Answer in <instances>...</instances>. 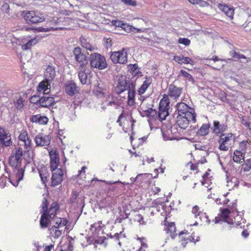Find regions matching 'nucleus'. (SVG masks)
I'll list each match as a JSON object with an SVG mask.
<instances>
[{
  "label": "nucleus",
  "mask_w": 251,
  "mask_h": 251,
  "mask_svg": "<svg viewBox=\"0 0 251 251\" xmlns=\"http://www.w3.org/2000/svg\"><path fill=\"white\" fill-rule=\"evenodd\" d=\"M94 92L95 95L100 98L104 97L105 96L106 93L103 90H98L96 89H94Z\"/></svg>",
  "instance_id": "nucleus-44"
},
{
  "label": "nucleus",
  "mask_w": 251,
  "mask_h": 251,
  "mask_svg": "<svg viewBox=\"0 0 251 251\" xmlns=\"http://www.w3.org/2000/svg\"><path fill=\"white\" fill-rule=\"evenodd\" d=\"M16 171H17L16 173V185L15 184H13L14 186H17L19 183V182L23 179L25 173V170L23 168H20V166H18L17 169H14Z\"/></svg>",
  "instance_id": "nucleus-29"
},
{
  "label": "nucleus",
  "mask_w": 251,
  "mask_h": 251,
  "mask_svg": "<svg viewBox=\"0 0 251 251\" xmlns=\"http://www.w3.org/2000/svg\"><path fill=\"white\" fill-rule=\"evenodd\" d=\"M38 171L42 181L43 183L45 184V183L48 181V178L50 176V174L47 169L45 167H44L38 170Z\"/></svg>",
  "instance_id": "nucleus-24"
},
{
  "label": "nucleus",
  "mask_w": 251,
  "mask_h": 251,
  "mask_svg": "<svg viewBox=\"0 0 251 251\" xmlns=\"http://www.w3.org/2000/svg\"><path fill=\"white\" fill-rule=\"evenodd\" d=\"M176 109L178 111V115H184L188 112H190L193 115H196L195 110L193 108L190 107L184 102H180L176 105Z\"/></svg>",
  "instance_id": "nucleus-12"
},
{
  "label": "nucleus",
  "mask_w": 251,
  "mask_h": 251,
  "mask_svg": "<svg viewBox=\"0 0 251 251\" xmlns=\"http://www.w3.org/2000/svg\"><path fill=\"white\" fill-rule=\"evenodd\" d=\"M114 25L116 27H121L123 29L126 30V23L121 21L116 20L114 22Z\"/></svg>",
  "instance_id": "nucleus-50"
},
{
  "label": "nucleus",
  "mask_w": 251,
  "mask_h": 251,
  "mask_svg": "<svg viewBox=\"0 0 251 251\" xmlns=\"http://www.w3.org/2000/svg\"><path fill=\"white\" fill-rule=\"evenodd\" d=\"M169 104L168 98L164 96L159 102V109L169 110Z\"/></svg>",
  "instance_id": "nucleus-27"
},
{
  "label": "nucleus",
  "mask_w": 251,
  "mask_h": 251,
  "mask_svg": "<svg viewBox=\"0 0 251 251\" xmlns=\"http://www.w3.org/2000/svg\"><path fill=\"white\" fill-rule=\"evenodd\" d=\"M25 100H23V98H20L18 99L17 100V101L15 102V106L16 108L18 109H21L22 108L24 105V102Z\"/></svg>",
  "instance_id": "nucleus-42"
},
{
  "label": "nucleus",
  "mask_w": 251,
  "mask_h": 251,
  "mask_svg": "<svg viewBox=\"0 0 251 251\" xmlns=\"http://www.w3.org/2000/svg\"><path fill=\"white\" fill-rule=\"evenodd\" d=\"M89 60L91 68L102 70L107 67L105 57L98 53H92Z\"/></svg>",
  "instance_id": "nucleus-3"
},
{
  "label": "nucleus",
  "mask_w": 251,
  "mask_h": 251,
  "mask_svg": "<svg viewBox=\"0 0 251 251\" xmlns=\"http://www.w3.org/2000/svg\"><path fill=\"white\" fill-rule=\"evenodd\" d=\"M169 110L159 109L158 116L160 120H164L169 115Z\"/></svg>",
  "instance_id": "nucleus-35"
},
{
  "label": "nucleus",
  "mask_w": 251,
  "mask_h": 251,
  "mask_svg": "<svg viewBox=\"0 0 251 251\" xmlns=\"http://www.w3.org/2000/svg\"><path fill=\"white\" fill-rule=\"evenodd\" d=\"M50 222V220L49 217H47V213H42L40 220V225L41 227L42 228L47 227Z\"/></svg>",
  "instance_id": "nucleus-26"
},
{
  "label": "nucleus",
  "mask_w": 251,
  "mask_h": 251,
  "mask_svg": "<svg viewBox=\"0 0 251 251\" xmlns=\"http://www.w3.org/2000/svg\"><path fill=\"white\" fill-rule=\"evenodd\" d=\"M21 15L29 25L41 23L45 19L43 14L34 11H23Z\"/></svg>",
  "instance_id": "nucleus-2"
},
{
  "label": "nucleus",
  "mask_w": 251,
  "mask_h": 251,
  "mask_svg": "<svg viewBox=\"0 0 251 251\" xmlns=\"http://www.w3.org/2000/svg\"><path fill=\"white\" fill-rule=\"evenodd\" d=\"M174 60L179 64H192L194 62L191 58L188 57H184V55L181 54L179 56L176 55L174 56Z\"/></svg>",
  "instance_id": "nucleus-23"
},
{
  "label": "nucleus",
  "mask_w": 251,
  "mask_h": 251,
  "mask_svg": "<svg viewBox=\"0 0 251 251\" xmlns=\"http://www.w3.org/2000/svg\"><path fill=\"white\" fill-rule=\"evenodd\" d=\"M148 176L147 174H140L137 176L136 178L134 179V181L137 183H140L142 181L144 177Z\"/></svg>",
  "instance_id": "nucleus-49"
},
{
  "label": "nucleus",
  "mask_w": 251,
  "mask_h": 251,
  "mask_svg": "<svg viewBox=\"0 0 251 251\" xmlns=\"http://www.w3.org/2000/svg\"><path fill=\"white\" fill-rule=\"evenodd\" d=\"M39 39L37 38H34L29 40L26 43L22 46V49L23 50H30L32 46L38 43Z\"/></svg>",
  "instance_id": "nucleus-28"
},
{
  "label": "nucleus",
  "mask_w": 251,
  "mask_h": 251,
  "mask_svg": "<svg viewBox=\"0 0 251 251\" xmlns=\"http://www.w3.org/2000/svg\"><path fill=\"white\" fill-rule=\"evenodd\" d=\"M178 43L183 44L186 46H189L190 44V40L188 38H180L178 40Z\"/></svg>",
  "instance_id": "nucleus-48"
},
{
  "label": "nucleus",
  "mask_w": 251,
  "mask_h": 251,
  "mask_svg": "<svg viewBox=\"0 0 251 251\" xmlns=\"http://www.w3.org/2000/svg\"><path fill=\"white\" fill-rule=\"evenodd\" d=\"M59 163L55 162V163H52L50 162V170L52 172L55 171L58 166Z\"/></svg>",
  "instance_id": "nucleus-63"
},
{
  "label": "nucleus",
  "mask_w": 251,
  "mask_h": 251,
  "mask_svg": "<svg viewBox=\"0 0 251 251\" xmlns=\"http://www.w3.org/2000/svg\"><path fill=\"white\" fill-rule=\"evenodd\" d=\"M134 97L135 94H133L129 93L128 94V100H127V104L129 106H132L134 104Z\"/></svg>",
  "instance_id": "nucleus-43"
},
{
  "label": "nucleus",
  "mask_w": 251,
  "mask_h": 251,
  "mask_svg": "<svg viewBox=\"0 0 251 251\" xmlns=\"http://www.w3.org/2000/svg\"><path fill=\"white\" fill-rule=\"evenodd\" d=\"M55 103L54 99L53 97L48 95H44L41 97L39 107L50 108Z\"/></svg>",
  "instance_id": "nucleus-11"
},
{
  "label": "nucleus",
  "mask_w": 251,
  "mask_h": 251,
  "mask_svg": "<svg viewBox=\"0 0 251 251\" xmlns=\"http://www.w3.org/2000/svg\"><path fill=\"white\" fill-rule=\"evenodd\" d=\"M15 153L13 156H17L22 157L23 155V151L21 148H15Z\"/></svg>",
  "instance_id": "nucleus-55"
},
{
  "label": "nucleus",
  "mask_w": 251,
  "mask_h": 251,
  "mask_svg": "<svg viewBox=\"0 0 251 251\" xmlns=\"http://www.w3.org/2000/svg\"><path fill=\"white\" fill-rule=\"evenodd\" d=\"M230 55L231 56H232V57H234L235 58H237V59H241V58H244V59H246V57L243 55V54H240L239 53L234 51V50H231L230 51Z\"/></svg>",
  "instance_id": "nucleus-39"
},
{
  "label": "nucleus",
  "mask_w": 251,
  "mask_h": 251,
  "mask_svg": "<svg viewBox=\"0 0 251 251\" xmlns=\"http://www.w3.org/2000/svg\"><path fill=\"white\" fill-rule=\"evenodd\" d=\"M157 112L156 110L153 109L152 108H149V111L146 112L145 113V116L146 117H150L152 119H155L157 117Z\"/></svg>",
  "instance_id": "nucleus-34"
},
{
  "label": "nucleus",
  "mask_w": 251,
  "mask_h": 251,
  "mask_svg": "<svg viewBox=\"0 0 251 251\" xmlns=\"http://www.w3.org/2000/svg\"><path fill=\"white\" fill-rule=\"evenodd\" d=\"M199 207L196 205L193 207L192 212L195 215V217L199 215L200 212L199 211Z\"/></svg>",
  "instance_id": "nucleus-61"
},
{
  "label": "nucleus",
  "mask_w": 251,
  "mask_h": 251,
  "mask_svg": "<svg viewBox=\"0 0 251 251\" xmlns=\"http://www.w3.org/2000/svg\"><path fill=\"white\" fill-rule=\"evenodd\" d=\"M69 18L68 17H60L54 18L52 23H54L57 26L55 27L56 29H67V25L69 23Z\"/></svg>",
  "instance_id": "nucleus-10"
},
{
  "label": "nucleus",
  "mask_w": 251,
  "mask_h": 251,
  "mask_svg": "<svg viewBox=\"0 0 251 251\" xmlns=\"http://www.w3.org/2000/svg\"><path fill=\"white\" fill-rule=\"evenodd\" d=\"M35 143L37 146H46L50 144V139L49 136H43L40 134H38L34 139Z\"/></svg>",
  "instance_id": "nucleus-18"
},
{
  "label": "nucleus",
  "mask_w": 251,
  "mask_h": 251,
  "mask_svg": "<svg viewBox=\"0 0 251 251\" xmlns=\"http://www.w3.org/2000/svg\"><path fill=\"white\" fill-rule=\"evenodd\" d=\"M59 208H60V207H59V205L58 204V203L57 202L55 201V202H52L51 204L50 209V211H57V210H59Z\"/></svg>",
  "instance_id": "nucleus-51"
},
{
  "label": "nucleus",
  "mask_w": 251,
  "mask_h": 251,
  "mask_svg": "<svg viewBox=\"0 0 251 251\" xmlns=\"http://www.w3.org/2000/svg\"><path fill=\"white\" fill-rule=\"evenodd\" d=\"M103 41L104 42V46L107 49L111 48L112 45V39L108 38H106L104 37L103 38Z\"/></svg>",
  "instance_id": "nucleus-46"
},
{
  "label": "nucleus",
  "mask_w": 251,
  "mask_h": 251,
  "mask_svg": "<svg viewBox=\"0 0 251 251\" xmlns=\"http://www.w3.org/2000/svg\"><path fill=\"white\" fill-rule=\"evenodd\" d=\"M242 124L247 126L250 130H251V123L250 122L243 118L242 120Z\"/></svg>",
  "instance_id": "nucleus-57"
},
{
  "label": "nucleus",
  "mask_w": 251,
  "mask_h": 251,
  "mask_svg": "<svg viewBox=\"0 0 251 251\" xmlns=\"http://www.w3.org/2000/svg\"><path fill=\"white\" fill-rule=\"evenodd\" d=\"M40 98L39 96L34 95L30 98V102L31 103L36 104L37 105L40 104Z\"/></svg>",
  "instance_id": "nucleus-41"
},
{
  "label": "nucleus",
  "mask_w": 251,
  "mask_h": 251,
  "mask_svg": "<svg viewBox=\"0 0 251 251\" xmlns=\"http://www.w3.org/2000/svg\"><path fill=\"white\" fill-rule=\"evenodd\" d=\"M147 89L148 88H146L145 86L142 85L139 88V90H138V94L141 95L144 94Z\"/></svg>",
  "instance_id": "nucleus-64"
},
{
  "label": "nucleus",
  "mask_w": 251,
  "mask_h": 251,
  "mask_svg": "<svg viewBox=\"0 0 251 251\" xmlns=\"http://www.w3.org/2000/svg\"><path fill=\"white\" fill-rule=\"evenodd\" d=\"M75 61L80 63V68H83L88 64L89 60L86 55L79 47H75L73 50Z\"/></svg>",
  "instance_id": "nucleus-5"
},
{
  "label": "nucleus",
  "mask_w": 251,
  "mask_h": 251,
  "mask_svg": "<svg viewBox=\"0 0 251 251\" xmlns=\"http://www.w3.org/2000/svg\"><path fill=\"white\" fill-rule=\"evenodd\" d=\"M19 140L24 143L25 147L27 151L31 148V141L29 139L27 132L25 130H23L19 136Z\"/></svg>",
  "instance_id": "nucleus-19"
},
{
  "label": "nucleus",
  "mask_w": 251,
  "mask_h": 251,
  "mask_svg": "<svg viewBox=\"0 0 251 251\" xmlns=\"http://www.w3.org/2000/svg\"><path fill=\"white\" fill-rule=\"evenodd\" d=\"M63 171L62 169H59L56 172L52 174L51 177V185L52 187H55L60 184L62 180Z\"/></svg>",
  "instance_id": "nucleus-16"
},
{
  "label": "nucleus",
  "mask_w": 251,
  "mask_h": 251,
  "mask_svg": "<svg viewBox=\"0 0 251 251\" xmlns=\"http://www.w3.org/2000/svg\"><path fill=\"white\" fill-rule=\"evenodd\" d=\"M80 42L81 46L86 49L87 50H89L91 51H93L95 50V48L92 46L89 42L87 41V39L83 37L80 38Z\"/></svg>",
  "instance_id": "nucleus-30"
},
{
  "label": "nucleus",
  "mask_w": 251,
  "mask_h": 251,
  "mask_svg": "<svg viewBox=\"0 0 251 251\" xmlns=\"http://www.w3.org/2000/svg\"><path fill=\"white\" fill-rule=\"evenodd\" d=\"M167 232L170 233V236L172 239H174L176 235V227L174 223H171L169 224L167 227Z\"/></svg>",
  "instance_id": "nucleus-31"
},
{
  "label": "nucleus",
  "mask_w": 251,
  "mask_h": 251,
  "mask_svg": "<svg viewBox=\"0 0 251 251\" xmlns=\"http://www.w3.org/2000/svg\"><path fill=\"white\" fill-rule=\"evenodd\" d=\"M135 80H129L127 81L126 80V87L127 86V90H128V94H129V93L133 94H135Z\"/></svg>",
  "instance_id": "nucleus-33"
},
{
  "label": "nucleus",
  "mask_w": 251,
  "mask_h": 251,
  "mask_svg": "<svg viewBox=\"0 0 251 251\" xmlns=\"http://www.w3.org/2000/svg\"><path fill=\"white\" fill-rule=\"evenodd\" d=\"M242 168L244 172H248L251 169V159H247L242 164Z\"/></svg>",
  "instance_id": "nucleus-37"
},
{
  "label": "nucleus",
  "mask_w": 251,
  "mask_h": 251,
  "mask_svg": "<svg viewBox=\"0 0 251 251\" xmlns=\"http://www.w3.org/2000/svg\"><path fill=\"white\" fill-rule=\"evenodd\" d=\"M50 162L59 163V157L58 152L56 150H51L49 152Z\"/></svg>",
  "instance_id": "nucleus-32"
},
{
  "label": "nucleus",
  "mask_w": 251,
  "mask_h": 251,
  "mask_svg": "<svg viewBox=\"0 0 251 251\" xmlns=\"http://www.w3.org/2000/svg\"><path fill=\"white\" fill-rule=\"evenodd\" d=\"M182 76H183L184 77L187 78L188 80L189 81H191L192 82V83H195V80L194 79L193 77H192V75H191L190 74L187 73L186 71L181 70L180 71V74Z\"/></svg>",
  "instance_id": "nucleus-36"
},
{
  "label": "nucleus",
  "mask_w": 251,
  "mask_h": 251,
  "mask_svg": "<svg viewBox=\"0 0 251 251\" xmlns=\"http://www.w3.org/2000/svg\"><path fill=\"white\" fill-rule=\"evenodd\" d=\"M115 83H117V85L114 88L115 92L118 95H120L126 90L125 73L117 75L115 78Z\"/></svg>",
  "instance_id": "nucleus-6"
},
{
  "label": "nucleus",
  "mask_w": 251,
  "mask_h": 251,
  "mask_svg": "<svg viewBox=\"0 0 251 251\" xmlns=\"http://www.w3.org/2000/svg\"><path fill=\"white\" fill-rule=\"evenodd\" d=\"M182 89L174 84H170L168 87V95L174 99L179 98L181 93Z\"/></svg>",
  "instance_id": "nucleus-15"
},
{
  "label": "nucleus",
  "mask_w": 251,
  "mask_h": 251,
  "mask_svg": "<svg viewBox=\"0 0 251 251\" xmlns=\"http://www.w3.org/2000/svg\"><path fill=\"white\" fill-rule=\"evenodd\" d=\"M134 30H136V31L135 32V33L140 32L141 31V30L140 29L135 28L126 24V32H130L132 31H133L134 32Z\"/></svg>",
  "instance_id": "nucleus-52"
},
{
  "label": "nucleus",
  "mask_w": 251,
  "mask_h": 251,
  "mask_svg": "<svg viewBox=\"0 0 251 251\" xmlns=\"http://www.w3.org/2000/svg\"><path fill=\"white\" fill-rule=\"evenodd\" d=\"M191 121L194 123L196 122V115H193L191 112L185 114L184 115H177L176 125H174L171 127L172 132H176L175 129H177V131H178V130L176 127V126H178L180 129H186L188 126L189 123Z\"/></svg>",
  "instance_id": "nucleus-1"
},
{
  "label": "nucleus",
  "mask_w": 251,
  "mask_h": 251,
  "mask_svg": "<svg viewBox=\"0 0 251 251\" xmlns=\"http://www.w3.org/2000/svg\"><path fill=\"white\" fill-rule=\"evenodd\" d=\"M226 15L227 17L230 18L231 19H232L233 18V15H234V9L232 8H230L229 9V10H228V11H226Z\"/></svg>",
  "instance_id": "nucleus-59"
},
{
  "label": "nucleus",
  "mask_w": 251,
  "mask_h": 251,
  "mask_svg": "<svg viewBox=\"0 0 251 251\" xmlns=\"http://www.w3.org/2000/svg\"><path fill=\"white\" fill-rule=\"evenodd\" d=\"M78 73V77L82 84L89 85L91 83L90 78L92 76L91 71L89 69L84 67Z\"/></svg>",
  "instance_id": "nucleus-7"
},
{
  "label": "nucleus",
  "mask_w": 251,
  "mask_h": 251,
  "mask_svg": "<svg viewBox=\"0 0 251 251\" xmlns=\"http://www.w3.org/2000/svg\"><path fill=\"white\" fill-rule=\"evenodd\" d=\"M48 205L49 203L47 199L46 198H44L42 205V213H47V211L48 210Z\"/></svg>",
  "instance_id": "nucleus-40"
},
{
  "label": "nucleus",
  "mask_w": 251,
  "mask_h": 251,
  "mask_svg": "<svg viewBox=\"0 0 251 251\" xmlns=\"http://www.w3.org/2000/svg\"><path fill=\"white\" fill-rule=\"evenodd\" d=\"M51 81H49L45 78L44 80L39 83L37 91L39 92L43 91L44 95H48L50 92V84Z\"/></svg>",
  "instance_id": "nucleus-17"
},
{
  "label": "nucleus",
  "mask_w": 251,
  "mask_h": 251,
  "mask_svg": "<svg viewBox=\"0 0 251 251\" xmlns=\"http://www.w3.org/2000/svg\"><path fill=\"white\" fill-rule=\"evenodd\" d=\"M213 133L216 135L224 133L227 130V125L221 124L219 121L215 120L213 121Z\"/></svg>",
  "instance_id": "nucleus-14"
},
{
  "label": "nucleus",
  "mask_w": 251,
  "mask_h": 251,
  "mask_svg": "<svg viewBox=\"0 0 251 251\" xmlns=\"http://www.w3.org/2000/svg\"><path fill=\"white\" fill-rule=\"evenodd\" d=\"M55 68L49 65L46 69L45 73V78L48 79L49 81H52L55 76Z\"/></svg>",
  "instance_id": "nucleus-22"
},
{
  "label": "nucleus",
  "mask_w": 251,
  "mask_h": 251,
  "mask_svg": "<svg viewBox=\"0 0 251 251\" xmlns=\"http://www.w3.org/2000/svg\"><path fill=\"white\" fill-rule=\"evenodd\" d=\"M221 215L224 221L226 222L228 218L229 215L230 213V210L228 208L221 209Z\"/></svg>",
  "instance_id": "nucleus-38"
},
{
  "label": "nucleus",
  "mask_w": 251,
  "mask_h": 251,
  "mask_svg": "<svg viewBox=\"0 0 251 251\" xmlns=\"http://www.w3.org/2000/svg\"><path fill=\"white\" fill-rule=\"evenodd\" d=\"M126 5L135 7L137 5V2L135 0H126Z\"/></svg>",
  "instance_id": "nucleus-62"
},
{
  "label": "nucleus",
  "mask_w": 251,
  "mask_h": 251,
  "mask_svg": "<svg viewBox=\"0 0 251 251\" xmlns=\"http://www.w3.org/2000/svg\"><path fill=\"white\" fill-rule=\"evenodd\" d=\"M0 142L2 147H9L12 144L10 136H8V134L2 127H0Z\"/></svg>",
  "instance_id": "nucleus-13"
},
{
  "label": "nucleus",
  "mask_w": 251,
  "mask_h": 251,
  "mask_svg": "<svg viewBox=\"0 0 251 251\" xmlns=\"http://www.w3.org/2000/svg\"><path fill=\"white\" fill-rule=\"evenodd\" d=\"M51 29H53L52 27L51 28H46L43 27H39L35 28V30L38 32H48L50 31Z\"/></svg>",
  "instance_id": "nucleus-56"
},
{
  "label": "nucleus",
  "mask_w": 251,
  "mask_h": 251,
  "mask_svg": "<svg viewBox=\"0 0 251 251\" xmlns=\"http://www.w3.org/2000/svg\"><path fill=\"white\" fill-rule=\"evenodd\" d=\"M30 121L32 123H39L41 125H47L49 119L45 116H41L39 114L33 115L30 118Z\"/></svg>",
  "instance_id": "nucleus-21"
},
{
  "label": "nucleus",
  "mask_w": 251,
  "mask_h": 251,
  "mask_svg": "<svg viewBox=\"0 0 251 251\" xmlns=\"http://www.w3.org/2000/svg\"><path fill=\"white\" fill-rule=\"evenodd\" d=\"M152 82V79L150 77H146V80L144 81L142 85L145 86L146 88H148L150 84Z\"/></svg>",
  "instance_id": "nucleus-53"
},
{
  "label": "nucleus",
  "mask_w": 251,
  "mask_h": 251,
  "mask_svg": "<svg viewBox=\"0 0 251 251\" xmlns=\"http://www.w3.org/2000/svg\"><path fill=\"white\" fill-rule=\"evenodd\" d=\"M210 125L209 124H203L197 131V134L200 136H205L209 132Z\"/></svg>",
  "instance_id": "nucleus-25"
},
{
  "label": "nucleus",
  "mask_w": 251,
  "mask_h": 251,
  "mask_svg": "<svg viewBox=\"0 0 251 251\" xmlns=\"http://www.w3.org/2000/svg\"><path fill=\"white\" fill-rule=\"evenodd\" d=\"M14 157H15V162L16 163V165L15 167V169H17L18 166H20L21 161H22V157H18L17 156H14Z\"/></svg>",
  "instance_id": "nucleus-58"
},
{
  "label": "nucleus",
  "mask_w": 251,
  "mask_h": 251,
  "mask_svg": "<svg viewBox=\"0 0 251 251\" xmlns=\"http://www.w3.org/2000/svg\"><path fill=\"white\" fill-rule=\"evenodd\" d=\"M217 6L220 10L224 12L225 14L226 13V11H228V10H229V9L230 8L226 5L221 3H218Z\"/></svg>",
  "instance_id": "nucleus-47"
},
{
  "label": "nucleus",
  "mask_w": 251,
  "mask_h": 251,
  "mask_svg": "<svg viewBox=\"0 0 251 251\" xmlns=\"http://www.w3.org/2000/svg\"><path fill=\"white\" fill-rule=\"evenodd\" d=\"M106 238L104 236L99 237L98 239L95 240V243L98 244H102L104 243Z\"/></svg>",
  "instance_id": "nucleus-60"
},
{
  "label": "nucleus",
  "mask_w": 251,
  "mask_h": 251,
  "mask_svg": "<svg viewBox=\"0 0 251 251\" xmlns=\"http://www.w3.org/2000/svg\"><path fill=\"white\" fill-rule=\"evenodd\" d=\"M232 140L233 134L231 133H224L220 134L218 140V143L219 144L218 149L222 151H227Z\"/></svg>",
  "instance_id": "nucleus-4"
},
{
  "label": "nucleus",
  "mask_w": 251,
  "mask_h": 251,
  "mask_svg": "<svg viewBox=\"0 0 251 251\" xmlns=\"http://www.w3.org/2000/svg\"><path fill=\"white\" fill-rule=\"evenodd\" d=\"M128 68V72L126 74V76H128V78L130 79V75L132 76V77H134L137 76L138 75L139 72L138 69V66L137 64H129L127 66ZM127 77H126V78Z\"/></svg>",
  "instance_id": "nucleus-20"
},
{
  "label": "nucleus",
  "mask_w": 251,
  "mask_h": 251,
  "mask_svg": "<svg viewBox=\"0 0 251 251\" xmlns=\"http://www.w3.org/2000/svg\"><path fill=\"white\" fill-rule=\"evenodd\" d=\"M79 91V88L73 80L68 81L65 84V92L67 95L73 96Z\"/></svg>",
  "instance_id": "nucleus-9"
},
{
  "label": "nucleus",
  "mask_w": 251,
  "mask_h": 251,
  "mask_svg": "<svg viewBox=\"0 0 251 251\" xmlns=\"http://www.w3.org/2000/svg\"><path fill=\"white\" fill-rule=\"evenodd\" d=\"M1 10L6 13H9L10 10L9 4L7 3H4L1 6Z\"/></svg>",
  "instance_id": "nucleus-54"
},
{
  "label": "nucleus",
  "mask_w": 251,
  "mask_h": 251,
  "mask_svg": "<svg viewBox=\"0 0 251 251\" xmlns=\"http://www.w3.org/2000/svg\"><path fill=\"white\" fill-rule=\"evenodd\" d=\"M126 50L125 48H123L121 50L114 51L110 55L111 61L115 64H125L126 61V55H124V52Z\"/></svg>",
  "instance_id": "nucleus-8"
},
{
  "label": "nucleus",
  "mask_w": 251,
  "mask_h": 251,
  "mask_svg": "<svg viewBox=\"0 0 251 251\" xmlns=\"http://www.w3.org/2000/svg\"><path fill=\"white\" fill-rule=\"evenodd\" d=\"M140 109L142 111L140 112V114L142 115V116H145L146 112L149 111V108H147L146 104H145L144 102H143L141 105Z\"/></svg>",
  "instance_id": "nucleus-45"
}]
</instances>
